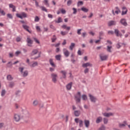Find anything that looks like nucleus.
<instances>
[{"mask_svg":"<svg viewBox=\"0 0 130 130\" xmlns=\"http://www.w3.org/2000/svg\"><path fill=\"white\" fill-rule=\"evenodd\" d=\"M4 126H5V123L3 122H0V128L4 127Z\"/></svg>","mask_w":130,"mask_h":130,"instance_id":"5fc2aeb1","label":"nucleus"},{"mask_svg":"<svg viewBox=\"0 0 130 130\" xmlns=\"http://www.w3.org/2000/svg\"><path fill=\"white\" fill-rule=\"evenodd\" d=\"M38 104V101H34L33 102V105L34 106H36Z\"/></svg>","mask_w":130,"mask_h":130,"instance_id":"09e8293b","label":"nucleus"},{"mask_svg":"<svg viewBox=\"0 0 130 130\" xmlns=\"http://www.w3.org/2000/svg\"><path fill=\"white\" fill-rule=\"evenodd\" d=\"M84 5V3L82 1H79L77 3L78 7H80V6H83Z\"/></svg>","mask_w":130,"mask_h":130,"instance_id":"c9c22d12","label":"nucleus"},{"mask_svg":"<svg viewBox=\"0 0 130 130\" xmlns=\"http://www.w3.org/2000/svg\"><path fill=\"white\" fill-rule=\"evenodd\" d=\"M111 49H112V46H108L107 48V51L108 52H112Z\"/></svg>","mask_w":130,"mask_h":130,"instance_id":"c756f323","label":"nucleus"},{"mask_svg":"<svg viewBox=\"0 0 130 130\" xmlns=\"http://www.w3.org/2000/svg\"><path fill=\"white\" fill-rule=\"evenodd\" d=\"M13 86H15V83H14V82H10L9 84V87L10 88H13Z\"/></svg>","mask_w":130,"mask_h":130,"instance_id":"a18cd8bd","label":"nucleus"},{"mask_svg":"<svg viewBox=\"0 0 130 130\" xmlns=\"http://www.w3.org/2000/svg\"><path fill=\"white\" fill-rule=\"evenodd\" d=\"M125 125H126V121L124 122V123L119 124V126L120 127H122L123 126H125Z\"/></svg>","mask_w":130,"mask_h":130,"instance_id":"58836bf2","label":"nucleus"},{"mask_svg":"<svg viewBox=\"0 0 130 130\" xmlns=\"http://www.w3.org/2000/svg\"><path fill=\"white\" fill-rule=\"evenodd\" d=\"M81 98L84 101H86L87 99H88V98L87 97V95L86 94H83L81 96Z\"/></svg>","mask_w":130,"mask_h":130,"instance_id":"7c9ffc66","label":"nucleus"},{"mask_svg":"<svg viewBox=\"0 0 130 130\" xmlns=\"http://www.w3.org/2000/svg\"><path fill=\"white\" fill-rule=\"evenodd\" d=\"M36 29L37 30V31H38V32H40V31H41V29H40V27H39V26H37L36 27Z\"/></svg>","mask_w":130,"mask_h":130,"instance_id":"864d4df0","label":"nucleus"},{"mask_svg":"<svg viewBox=\"0 0 130 130\" xmlns=\"http://www.w3.org/2000/svg\"><path fill=\"white\" fill-rule=\"evenodd\" d=\"M122 15H126V13H127V9H126V8L125 7H122Z\"/></svg>","mask_w":130,"mask_h":130,"instance_id":"ddd939ff","label":"nucleus"},{"mask_svg":"<svg viewBox=\"0 0 130 130\" xmlns=\"http://www.w3.org/2000/svg\"><path fill=\"white\" fill-rule=\"evenodd\" d=\"M75 121L76 123H79V126L82 127L83 126V120L79 119V118H76L75 119Z\"/></svg>","mask_w":130,"mask_h":130,"instance_id":"0eeeda50","label":"nucleus"},{"mask_svg":"<svg viewBox=\"0 0 130 130\" xmlns=\"http://www.w3.org/2000/svg\"><path fill=\"white\" fill-rule=\"evenodd\" d=\"M82 31V29H78L77 30V34L78 35H81V31Z\"/></svg>","mask_w":130,"mask_h":130,"instance_id":"603ef678","label":"nucleus"},{"mask_svg":"<svg viewBox=\"0 0 130 130\" xmlns=\"http://www.w3.org/2000/svg\"><path fill=\"white\" fill-rule=\"evenodd\" d=\"M107 57H108L106 55H104L103 54L100 55V58L102 60H106V59H107Z\"/></svg>","mask_w":130,"mask_h":130,"instance_id":"dca6fc26","label":"nucleus"},{"mask_svg":"<svg viewBox=\"0 0 130 130\" xmlns=\"http://www.w3.org/2000/svg\"><path fill=\"white\" fill-rule=\"evenodd\" d=\"M13 119L15 122H19L21 119H22V117H21V115L19 114H14Z\"/></svg>","mask_w":130,"mask_h":130,"instance_id":"f03ea898","label":"nucleus"},{"mask_svg":"<svg viewBox=\"0 0 130 130\" xmlns=\"http://www.w3.org/2000/svg\"><path fill=\"white\" fill-rule=\"evenodd\" d=\"M48 17L50 19H52V18H53V16L50 14H48Z\"/></svg>","mask_w":130,"mask_h":130,"instance_id":"e2e57ef3","label":"nucleus"},{"mask_svg":"<svg viewBox=\"0 0 130 130\" xmlns=\"http://www.w3.org/2000/svg\"><path fill=\"white\" fill-rule=\"evenodd\" d=\"M0 14H1L3 16H5L6 15V13L4 10H2V9L0 8Z\"/></svg>","mask_w":130,"mask_h":130,"instance_id":"79ce46f5","label":"nucleus"},{"mask_svg":"<svg viewBox=\"0 0 130 130\" xmlns=\"http://www.w3.org/2000/svg\"><path fill=\"white\" fill-rule=\"evenodd\" d=\"M22 27L24 30H26L29 33H31V31H29V26H28L27 25H23Z\"/></svg>","mask_w":130,"mask_h":130,"instance_id":"a211bd4d","label":"nucleus"},{"mask_svg":"<svg viewBox=\"0 0 130 130\" xmlns=\"http://www.w3.org/2000/svg\"><path fill=\"white\" fill-rule=\"evenodd\" d=\"M60 11L62 14H66V13H67V11H66V10L63 9H61Z\"/></svg>","mask_w":130,"mask_h":130,"instance_id":"052dcab7","label":"nucleus"},{"mask_svg":"<svg viewBox=\"0 0 130 130\" xmlns=\"http://www.w3.org/2000/svg\"><path fill=\"white\" fill-rule=\"evenodd\" d=\"M61 58V55H57L55 56V58L57 60H60V58Z\"/></svg>","mask_w":130,"mask_h":130,"instance_id":"f704fd0d","label":"nucleus"},{"mask_svg":"<svg viewBox=\"0 0 130 130\" xmlns=\"http://www.w3.org/2000/svg\"><path fill=\"white\" fill-rule=\"evenodd\" d=\"M63 52L64 55H65L66 57H69L70 56V51L68 50V49L64 48L63 49Z\"/></svg>","mask_w":130,"mask_h":130,"instance_id":"6e6552de","label":"nucleus"},{"mask_svg":"<svg viewBox=\"0 0 130 130\" xmlns=\"http://www.w3.org/2000/svg\"><path fill=\"white\" fill-rule=\"evenodd\" d=\"M88 96L89 97V99L91 102H92L93 103H95V102L97 101V98H96V97L94 96L93 95L91 94H89Z\"/></svg>","mask_w":130,"mask_h":130,"instance_id":"423d86ee","label":"nucleus"},{"mask_svg":"<svg viewBox=\"0 0 130 130\" xmlns=\"http://www.w3.org/2000/svg\"><path fill=\"white\" fill-rule=\"evenodd\" d=\"M56 36L55 35L53 36V38L51 39L52 42H55V40H56Z\"/></svg>","mask_w":130,"mask_h":130,"instance_id":"72a5a7b5","label":"nucleus"},{"mask_svg":"<svg viewBox=\"0 0 130 130\" xmlns=\"http://www.w3.org/2000/svg\"><path fill=\"white\" fill-rule=\"evenodd\" d=\"M83 68H87V67H92V64L90 62L84 63L82 64Z\"/></svg>","mask_w":130,"mask_h":130,"instance_id":"4468645a","label":"nucleus"},{"mask_svg":"<svg viewBox=\"0 0 130 130\" xmlns=\"http://www.w3.org/2000/svg\"><path fill=\"white\" fill-rule=\"evenodd\" d=\"M75 100L76 103H80L81 102V92H78L75 95Z\"/></svg>","mask_w":130,"mask_h":130,"instance_id":"7ed1b4c3","label":"nucleus"},{"mask_svg":"<svg viewBox=\"0 0 130 130\" xmlns=\"http://www.w3.org/2000/svg\"><path fill=\"white\" fill-rule=\"evenodd\" d=\"M72 84H73V83L71 82L67 85L66 88H67V90H71V89H72Z\"/></svg>","mask_w":130,"mask_h":130,"instance_id":"b1692460","label":"nucleus"},{"mask_svg":"<svg viewBox=\"0 0 130 130\" xmlns=\"http://www.w3.org/2000/svg\"><path fill=\"white\" fill-rule=\"evenodd\" d=\"M81 11L82 12H84V13H88L89 12V9L87 8H86L85 7H83L81 8Z\"/></svg>","mask_w":130,"mask_h":130,"instance_id":"412c9836","label":"nucleus"},{"mask_svg":"<svg viewBox=\"0 0 130 130\" xmlns=\"http://www.w3.org/2000/svg\"><path fill=\"white\" fill-rule=\"evenodd\" d=\"M5 94H6V90L4 89L2 90L1 92V96L2 97H4V96H5Z\"/></svg>","mask_w":130,"mask_h":130,"instance_id":"e433bc0d","label":"nucleus"},{"mask_svg":"<svg viewBox=\"0 0 130 130\" xmlns=\"http://www.w3.org/2000/svg\"><path fill=\"white\" fill-rule=\"evenodd\" d=\"M38 65V63L36 61L35 62H34L32 64H30V66L31 67V68H34L35 67H37V66Z\"/></svg>","mask_w":130,"mask_h":130,"instance_id":"c85d7f7f","label":"nucleus"},{"mask_svg":"<svg viewBox=\"0 0 130 130\" xmlns=\"http://www.w3.org/2000/svg\"><path fill=\"white\" fill-rule=\"evenodd\" d=\"M49 63L51 66L53 68H55V67H56V66H55V64H54V63L53 62V59L51 58L49 59Z\"/></svg>","mask_w":130,"mask_h":130,"instance_id":"aec40b11","label":"nucleus"},{"mask_svg":"<svg viewBox=\"0 0 130 130\" xmlns=\"http://www.w3.org/2000/svg\"><path fill=\"white\" fill-rule=\"evenodd\" d=\"M50 28H51V29H53V30H56L55 27L52 24L50 25Z\"/></svg>","mask_w":130,"mask_h":130,"instance_id":"13d9d810","label":"nucleus"},{"mask_svg":"<svg viewBox=\"0 0 130 130\" xmlns=\"http://www.w3.org/2000/svg\"><path fill=\"white\" fill-rule=\"evenodd\" d=\"M116 22L114 21H110L108 22V26H113V25H115Z\"/></svg>","mask_w":130,"mask_h":130,"instance_id":"5701e85b","label":"nucleus"},{"mask_svg":"<svg viewBox=\"0 0 130 130\" xmlns=\"http://www.w3.org/2000/svg\"><path fill=\"white\" fill-rule=\"evenodd\" d=\"M106 128L105 126H102L100 128V130H105Z\"/></svg>","mask_w":130,"mask_h":130,"instance_id":"774afa93","label":"nucleus"},{"mask_svg":"<svg viewBox=\"0 0 130 130\" xmlns=\"http://www.w3.org/2000/svg\"><path fill=\"white\" fill-rule=\"evenodd\" d=\"M35 21V22H39V17H38V16H36Z\"/></svg>","mask_w":130,"mask_h":130,"instance_id":"4d7b16f0","label":"nucleus"},{"mask_svg":"<svg viewBox=\"0 0 130 130\" xmlns=\"http://www.w3.org/2000/svg\"><path fill=\"white\" fill-rule=\"evenodd\" d=\"M13 62H12V61H9L7 63V68H12V67L13 66Z\"/></svg>","mask_w":130,"mask_h":130,"instance_id":"cd10ccee","label":"nucleus"},{"mask_svg":"<svg viewBox=\"0 0 130 130\" xmlns=\"http://www.w3.org/2000/svg\"><path fill=\"white\" fill-rule=\"evenodd\" d=\"M74 114L75 116H76L77 117H78V116H80V115L81 114V111L75 110L74 112Z\"/></svg>","mask_w":130,"mask_h":130,"instance_id":"f8f14e48","label":"nucleus"},{"mask_svg":"<svg viewBox=\"0 0 130 130\" xmlns=\"http://www.w3.org/2000/svg\"><path fill=\"white\" fill-rule=\"evenodd\" d=\"M104 123H105V124H107V123H108V119L104 118Z\"/></svg>","mask_w":130,"mask_h":130,"instance_id":"37998d69","label":"nucleus"},{"mask_svg":"<svg viewBox=\"0 0 130 130\" xmlns=\"http://www.w3.org/2000/svg\"><path fill=\"white\" fill-rule=\"evenodd\" d=\"M87 35V33L86 32H83L82 34V36L83 37V38H85L86 37V36Z\"/></svg>","mask_w":130,"mask_h":130,"instance_id":"bf43d9fd","label":"nucleus"},{"mask_svg":"<svg viewBox=\"0 0 130 130\" xmlns=\"http://www.w3.org/2000/svg\"><path fill=\"white\" fill-rule=\"evenodd\" d=\"M7 79L11 81V80H13V77H12V76L11 75H8L7 76Z\"/></svg>","mask_w":130,"mask_h":130,"instance_id":"8fccbe9b","label":"nucleus"},{"mask_svg":"<svg viewBox=\"0 0 130 130\" xmlns=\"http://www.w3.org/2000/svg\"><path fill=\"white\" fill-rule=\"evenodd\" d=\"M16 41H17V42H20V41H21V38L17 37L16 38Z\"/></svg>","mask_w":130,"mask_h":130,"instance_id":"69168bd1","label":"nucleus"},{"mask_svg":"<svg viewBox=\"0 0 130 130\" xmlns=\"http://www.w3.org/2000/svg\"><path fill=\"white\" fill-rule=\"evenodd\" d=\"M115 34H116V36H121V34L119 33V30H118V29H115Z\"/></svg>","mask_w":130,"mask_h":130,"instance_id":"bb28decb","label":"nucleus"},{"mask_svg":"<svg viewBox=\"0 0 130 130\" xmlns=\"http://www.w3.org/2000/svg\"><path fill=\"white\" fill-rule=\"evenodd\" d=\"M38 53V49H35L32 51L31 53V55H35V54H37Z\"/></svg>","mask_w":130,"mask_h":130,"instance_id":"6ab92c4d","label":"nucleus"},{"mask_svg":"<svg viewBox=\"0 0 130 130\" xmlns=\"http://www.w3.org/2000/svg\"><path fill=\"white\" fill-rule=\"evenodd\" d=\"M108 34H109V35H113L114 32H113V31H112V30H109L108 32Z\"/></svg>","mask_w":130,"mask_h":130,"instance_id":"6e6d98bb","label":"nucleus"},{"mask_svg":"<svg viewBox=\"0 0 130 130\" xmlns=\"http://www.w3.org/2000/svg\"><path fill=\"white\" fill-rule=\"evenodd\" d=\"M113 113H103V115L106 117H110V116H113Z\"/></svg>","mask_w":130,"mask_h":130,"instance_id":"9b49d317","label":"nucleus"},{"mask_svg":"<svg viewBox=\"0 0 130 130\" xmlns=\"http://www.w3.org/2000/svg\"><path fill=\"white\" fill-rule=\"evenodd\" d=\"M75 45H76L75 44V43H71V45H70V49L71 50H73V49H74V48L75 47Z\"/></svg>","mask_w":130,"mask_h":130,"instance_id":"2f4dec72","label":"nucleus"},{"mask_svg":"<svg viewBox=\"0 0 130 130\" xmlns=\"http://www.w3.org/2000/svg\"><path fill=\"white\" fill-rule=\"evenodd\" d=\"M43 3L46 6V7H49V2H48V0H44Z\"/></svg>","mask_w":130,"mask_h":130,"instance_id":"a878e982","label":"nucleus"},{"mask_svg":"<svg viewBox=\"0 0 130 130\" xmlns=\"http://www.w3.org/2000/svg\"><path fill=\"white\" fill-rule=\"evenodd\" d=\"M116 11L115 12V13L117 14H118V13L120 12V11L119 10V9H118V7H116Z\"/></svg>","mask_w":130,"mask_h":130,"instance_id":"de8ad7c7","label":"nucleus"},{"mask_svg":"<svg viewBox=\"0 0 130 130\" xmlns=\"http://www.w3.org/2000/svg\"><path fill=\"white\" fill-rule=\"evenodd\" d=\"M16 17L20 18V19H23V18L27 17V14L24 12H22L21 14H16Z\"/></svg>","mask_w":130,"mask_h":130,"instance_id":"20e7f679","label":"nucleus"},{"mask_svg":"<svg viewBox=\"0 0 130 130\" xmlns=\"http://www.w3.org/2000/svg\"><path fill=\"white\" fill-rule=\"evenodd\" d=\"M72 4H73V1H72V0H69L67 2V6H70L72 5Z\"/></svg>","mask_w":130,"mask_h":130,"instance_id":"4c0bfd02","label":"nucleus"},{"mask_svg":"<svg viewBox=\"0 0 130 130\" xmlns=\"http://www.w3.org/2000/svg\"><path fill=\"white\" fill-rule=\"evenodd\" d=\"M41 9L42 11H44V12L47 13V9H46V8H45V7L42 6L41 7Z\"/></svg>","mask_w":130,"mask_h":130,"instance_id":"a19ab883","label":"nucleus"},{"mask_svg":"<svg viewBox=\"0 0 130 130\" xmlns=\"http://www.w3.org/2000/svg\"><path fill=\"white\" fill-rule=\"evenodd\" d=\"M24 67H20L19 68V71L21 73V75L22 76V77H27V76H28V71L27 70H25L24 71Z\"/></svg>","mask_w":130,"mask_h":130,"instance_id":"f257e3e1","label":"nucleus"},{"mask_svg":"<svg viewBox=\"0 0 130 130\" xmlns=\"http://www.w3.org/2000/svg\"><path fill=\"white\" fill-rule=\"evenodd\" d=\"M89 73V69L88 68H86L85 70H84V74H87Z\"/></svg>","mask_w":130,"mask_h":130,"instance_id":"680f3d73","label":"nucleus"},{"mask_svg":"<svg viewBox=\"0 0 130 130\" xmlns=\"http://www.w3.org/2000/svg\"><path fill=\"white\" fill-rule=\"evenodd\" d=\"M72 10H73V14H74V15H76V14H77V9H76V8H73V9H72Z\"/></svg>","mask_w":130,"mask_h":130,"instance_id":"49530a36","label":"nucleus"},{"mask_svg":"<svg viewBox=\"0 0 130 130\" xmlns=\"http://www.w3.org/2000/svg\"><path fill=\"white\" fill-rule=\"evenodd\" d=\"M52 81L53 83H56V81H57V74L52 73L51 74Z\"/></svg>","mask_w":130,"mask_h":130,"instance_id":"39448f33","label":"nucleus"},{"mask_svg":"<svg viewBox=\"0 0 130 130\" xmlns=\"http://www.w3.org/2000/svg\"><path fill=\"white\" fill-rule=\"evenodd\" d=\"M102 121V117H98L96 118V123H100V122H101Z\"/></svg>","mask_w":130,"mask_h":130,"instance_id":"393cba45","label":"nucleus"},{"mask_svg":"<svg viewBox=\"0 0 130 130\" xmlns=\"http://www.w3.org/2000/svg\"><path fill=\"white\" fill-rule=\"evenodd\" d=\"M60 34L62 35V36H64V35H67L68 34V32L67 31H61L60 32Z\"/></svg>","mask_w":130,"mask_h":130,"instance_id":"ea45409f","label":"nucleus"},{"mask_svg":"<svg viewBox=\"0 0 130 130\" xmlns=\"http://www.w3.org/2000/svg\"><path fill=\"white\" fill-rule=\"evenodd\" d=\"M120 23L123 25V26H127V22H126V20H125V19H121L120 20Z\"/></svg>","mask_w":130,"mask_h":130,"instance_id":"1a4fd4ad","label":"nucleus"},{"mask_svg":"<svg viewBox=\"0 0 130 130\" xmlns=\"http://www.w3.org/2000/svg\"><path fill=\"white\" fill-rule=\"evenodd\" d=\"M19 54H21V51H17L15 52V55H16V56H18V55H19Z\"/></svg>","mask_w":130,"mask_h":130,"instance_id":"3c124183","label":"nucleus"},{"mask_svg":"<svg viewBox=\"0 0 130 130\" xmlns=\"http://www.w3.org/2000/svg\"><path fill=\"white\" fill-rule=\"evenodd\" d=\"M60 73L63 75V79H66L67 78V72L66 71H61Z\"/></svg>","mask_w":130,"mask_h":130,"instance_id":"4be33fe9","label":"nucleus"},{"mask_svg":"<svg viewBox=\"0 0 130 130\" xmlns=\"http://www.w3.org/2000/svg\"><path fill=\"white\" fill-rule=\"evenodd\" d=\"M35 41L36 42V43H38V44H40V42L37 39H35Z\"/></svg>","mask_w":130,"mask_h":130,"instance_id":"338daca9","label":"nucleus"},{"mask_svg":"<svg viewBox=\"0 0 130 130\" xmlns=\"http://www.w3.org/2000/svg\"><path fill=\"white\" fill-rule=\"evenodd\" d=\"M23 113L25 115H27V114H29V112H28V111H27V110H23Z\"/></svg>","mask_w":130,"mask_h":130,"instance_id":"c03bdc74","label":"nucleus"},{"mask_svg":"<svg viewBox=\"0 0 130 130\" xmlns=\"http://www.w3.org/2000/svg\"><path fill=\"white\" fill-rule=\"evenodd\" d=\"M9 6L10 9H12L13 12H16V6H14V5L12 4H9Z\"/></svg>","mask_w":130,"mask_h":130,"instance_id":"2eb2a0df","label":"nucleus"},{"mask_svg":"<svg viewBox=\"0 0 130 130\" xmlns=\"http://www.w3.org/2000/svg\"><path fill=\"white\" fill-rule=\"evenodd\" d=\"M84 124L86 126V127H89L90 126V121L88 120H84Z\"/></svg>","mask_w":130,"mask_h":130,"instance_id":"f3484780","label":"nucleus"},{"mask_svg":"<svg viewBox=\"0 0 130 130\" xmlns=\"http://www.w3.org/2000/svg\"><path fill=\"white\" fill-rule=\"evenodd\" d=\"M55 23H61V22H62V19H61V17H59L58 20H55Z\"/></svg>","mask_w":130,"mask_h":130,"instance_id":"473e14b6","label":"nucleus"},{"mask_svg":"<svg viewBox=\"0 0 130 130\" xmlns=\"http://www.w3.org/2000/svg\"><path fill=\"white\" fill-rule=\"evenodd\" d=\"M7 16L8 17V18H10V19H13V16L11 14H7Z\"/></svg>","mask_w":130,"mask_h":130,"instance_id":"0e129e2a","label":"nucleus"},{"mask_svg":"<svg viewBox=\"0 0 130 130\" xmlns=\"http://www.w3.org/2000/svg\"><path fill=\"white\" fill-rule=\"evenodd\" d=\"M27 42L28 46H29L30 47H31V46H32V44H33V41L30 39V38H27Z\"/></svg>","mask_w":130,"mask_h":130,"instance_id":"9d476101","label":"nucleus"}]
</instances>
